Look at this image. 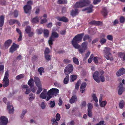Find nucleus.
<instances>
[{
	"mask_svg": "<svg viewBox=\"0 0 125 125\" xmlns=\"http://www.w3.org/2000/svg\"><path fill=\"white\" fill-rule=\"evenodd\" d=\"M84 35L83 33L78 34L73 38L71 41L73 47L78 49L79 53L81 54L84 52L87 48L88 43L86 41L83 42L80 45L78 43L82 41Z\"/></svg>",
	"mask_w": 125,
	"mask_h": 125,
	"instance_id": "f257e3e1",
	"label": "nucleus"
},
{
	"mask_svg": "<svg viewBox=\"0 0 125 125\" xmlns=\"http://www.w3.org/2000/svg\"><path fill=\"white\" fill-rule=\"evenodd\" d=\"M104 71L102 70H100L99 71H95L93 75V77L94 80L97 83H99L101 81L104 82L105 79L103 74Z\"/></svg>",
	"mask_w": 125,
	"mask_h": 125,
	"instance_id": "f03ea898",
	"label": "nucleus"
},
{
	"mask_svg": "<svg viewBox=\"0 0 125 125\" xmlns=\"http://www.w3.org/2000/svg\"><path fill=\"white\" fill-rule=\"evenodd\" d=\"M59 90L55 88H52L48 91L47 93V97L46 100L48 101L54 96H56L59 92Z\"/></svg>",
	"mask_w": 125,
	"mask_h": 125,
	"instance_id": "7ed1b4c3",
	"label": "nucleus"
},
{
	"mask_svg": "<svg viewBox=\"0 0 125 125\" xmlns=\"http://www.w3.org/2000/svg\"><path fill=\"white\" fill-rule=\"evenodd\" d=\"M90 2L89 0H80L79 2L76 3L75 7L76 8H82L88 5Z\"/></svg>",
	"mask_w": 125,
	"mask_h": 125,
	"instance_id": "20e7f679",
	"label": "nucleus"
},
{
	"mask_svg": "<svg viewBox=\"0 0 125 125\" xmlns=\"http://www.w3.org/2000/svg\"><path fill=\"white\" fill-rule=\"evenodd\" d=\"M59 37L58 34L56 31H52L51 35L49 38L48 41V43L49 46L51 48L52 47V45L53 44V42L54 41V38H58Z\"/></svg>",
	"mask_w": 125,
	"mask_h": 125,
	"instance_id": "39448f33",
	"label": "nucleus"
},
{
	"mask_svg": "<svg viewBox=\"0 0 125 125\" xmlns=\"http://www.w3.org/2000/svg\"><path fill=\"white\" fill-rule=\"evenodd\" d=\"M110 48L105 47L104 48L103 51L104 54V56L107 60H110L111 61L113 60V58H111L110 56L111 55L110 53Z\"/></svg>",
	"mask_w": 125,
	"mask_h": 125,
	"instance_id": "423d86ee",
	"label": "nucleus"
},
{
	"mask_svg": "<svg viewBox=\"0 0 125 125\" xmlns=\"http://www.w3.org/2000/svg\"><path fill=\"white\" fill-rule=\"evenodd\" d=\"M9 75L8 72L7 71L5 73V76L3 80V86L5 87H7L9 85V80L8 79Z\"/></svg>",
	"mask_w": 125,
	"mask_h": 125,
	"instance_id": "0eeeda50",
	"label": "nucleus"
},
{
	"mask_svg": "<svg viewBox=\"0 0 125 125\" xmlns=\"http://www.w3.org/2000/svg\"><path fill=\"white\" fill-rule=\"evenodd\" d=\"M73 67L72 64H70L66 66L64 70V72L65 75H68L73 71Z\"/></svg>",
	"mask_w": 125,
	"mask_h": 125,
	"instance_id": "6e6552de",
	"label": "nucleus"
},
{
	"mask_svg": "<svg viewBox=\"0 0 125 125\" xmlns=\"http://www.w3.org/2000/svg\"><path fill=\"white\" fill-rule=\"evenodd\" d=\"M0 125H6L8 122V119L5 116H2L0 118Z\"/></svg>",
	"mask_w": 125,
	"mask_h": 125,
	"instance_id": "1a4fd4ad",
	"label": "nucleus"
},
{
	"mask_svg": "<svg viewBox=\"0 0 125 125\" xmlns=\"http://www.w3.org/2000/svg\"><path fill=\"white\" fill-rule=\"evenodd\" d=\"M12 42V40L10 39L6 41L3 44V46L4 48L6 49H8L10 46Z\"/></svg>",
	"mask_w": 125,
	"mask_h": 125,
	"instance_id": "9d476101",
	"label": "nucleus"
},
{
	"mask_svg": "<svg viewBox=\"0 0 125 125\" xmlns=\"http://www.w3.org/2000/svg\"><path fill=\"white\" fill-rule=\"evenodd\" d=\"M19 47L18 45L15 44V43H13L10 49V52L12 53L15 51L17 48Z\"/></svg>",
	"mask_w": 125,
	"mask_h": 125,
	"instance_id": "9b49d317",
	"label": "nucleus"
},
{
	"mask_svg": "<svg viewBox=\"0 0 125 125\" xmlns=\"http://www.w3.org/2000/svg\"><path fill=\"white\" fill-rule=\"evenodd\" d=\"M125 73V69L123 67L120 69L116 72V74L117 76H120Z\"/></svg>",
	"mask_w": 125,
	"mask_h": 125,
	"instance_id": "f8f14e48",
	"label": "nucleus"
},
{
	"mask_svg": "<svg viewBox=\"0 0 125 125\" xmlns=\"http://www.w3.org/2000/svg\"><path fill=\"white\" fill-rule=\"evenodd\" d=\"M24 12L26 13H30L31 9V6L25 5L23 7Z\"/></svg>",
	"mask_w": 125,
	"mask_h": 125,
	"instance_id": "ddd939ff",
	"label": "nucleus"
},
{
	"mask_svg": "<svg viewBox=\"0 0 125 125\" xmlns=\"http://www.w3.org/2000/svg\"><path fill=\"white\" fill-rule=\"evenodd\" d=\"M34 80L35 84L37 87H39L40 85H42L41 82L39 78L38 77H34Z\"/></svg>",
	"mask_w": 125,
	"mask_h": 125,
	"instance_id": "4468645a",
	"label": "nucleus"
},
{
	"mask_svg": "<svg viewBox=\"0 0 125 125\" xmlns=\"http://www.w3.org/2000/svg\"><path fill=\"white\" fill-rule=\"evenodd\" d=\"M57 20L59 21H62L66 22L68 21V19L66 17L63 16L62 17H58L56 18Z\"/></svg>",
	"mask_w": 125,
	"mask_h": 125,
	"instance_id": "2eb2a0df",
	"label": "nucleus"
},
{
	"mask_svg": "<svg viewBox=\"0 0 125 125\" xmlns=\"http://www.w3.org/2000/svg\"><path fill=\"white\" fill-rule=\"evenodd\" d=\"M83 39L84 41L88 40L89 42H90L92 40V37L90 36L89 35L86 34L84 36Z\"/></svg>",
	"mask_w": 125,
	"mask_h": 125,
	"instance_id": "dca6fc26",
	"label": "nucleus"
},
{
	"mask_svg": "<svg viewBox=\"0 0 125 125\" xmlns=\"http://www.w3.org/2000/svg\"><path fill=\"white\" fill-rule=\"evenodd\" d=\"M119 87L118 93L119 95H120L122 94L123 91H124L123 89V85L121 83L119 84Z\"/></svg>",
	"mask_w": 125,
	"mask_h": 125,
	"instance_id": "f3484780",
	"label": "nucleus"
},
{
	"mask_svg": "<svg viewBox=\"0 0 125 125\" xmlns=\"http://www.w3.org/2000/svg\"><path fill=\"white\" fill-rule=\"evenodd\" d=\"M7 108L9 111V113L10 114H13V113L14 109L13 106L10 105H7Z\"/></svg>",
	"mask_w": 125,
	"mask_h": 125,
	"instance_id": "a211bd4d",
	"label": "nucleus"
},
{
	"mask_svg": "<svg viewBox=\"0 0 125 125\" xmlns=\"http://www.w3.org/2000/svg\"><path fill=\"white\" fill-rule=\"evenodd\" d=\"M89 24L91 25H99L102 24V22L100 21H92L89 22Z\"/></svg>",
	"mask_w": 125,
	"mask_h": 125,
	"instance_id": "6ab92c4d",
	"label": "nucleus"
},
{
	"mask_svg": "<svg viewBox=\"0 0 125 125\" xmlns=\"http://www.w3.org/2000/svg\"><path fill=\"white\" fill-rule=\"evenodd\" d=\"M93 6L92 5H90L89 6L85 8L82 10V11H84L87 10V12L88 13H91L93 11Z\"/></svg>",
	"mask_w": 125,
	"mask_h": 125,
	"instance_id": "aec40b11",
	"label": "nucleus"
},
{
	"mask_svg": "<svg viewBox=\"0 0 125 125\" xmlns=\"http://www.w3.org/2000/svg\"><path fill=\"white\" fill-rule=\"evenodd\" d=\"M79 12L78 10L77 9H75V10H72L71 11V15L73 17H74Z\"/></svg>",
	"mask_w": 125,
	"mask_h": 125,
	"instance_id": "412c9836",
	"label": "nucleus"
},
{
	"mask_svg": "<svg viewBox=\"0 0 125 125\" xmlns=\"http://www.w3.org/2000/svg\"><path fill=\"white\" fill-rule=\"evenodd\" d=\"M28 84L30 88H31L34 86V83L33 79L32 78L30 79L28 82Z\"/></svg>",
	"mask_w": 125,
	"mask_h": 125,
	"instance_id": "4be33fe9",
	"label": "nucleus"
},
{
	"mask_svg": "<svg viewBox=\"0 0 125 125\" xmlns=\"http://www.w3.org/2000/svg\"><path fill=\"white\" fill-rule=\"evenodd\" d=\"M101 13L104 17H106L107 15L108 12L106 8L104 7L102 9Z\"/></svg>",
	"mask_w": 125,
	"mask_h": 125,
	"instance_id": "5701e85b",
	"label": "nucleus"
},
{
	"mask_svg": "<svg viewBox=\"0 0 125 125\" xmlns=\"http://www.w3.org/2000/svg\"><path fill=\"white\" fill-rule=\"evenodd\" d=\"M5 16L3 15L0 16V27H2L4 24Z\"/></svg>",
	"mask_w": 125,
	"mask_h": 125,
	"instance_id": "b1692460",
	"label": "nucleus"
},
{
	"mask_svg": "<svg viewBox=\"0 0 125 125\" xmlns=\"http://www.w3.org/2000/svg\"><path fill=\"white\" fill-rule=\"evenodd\" d=\"M77 101V98L76 95L73 96L70 100V103L71 104L74 103L75 101Z\"/></svg>",
	"mask_w": 125,
	"mask_h": 125,
	"instance_id": "393cba45",
	"label": "nucleus"
},
{
	"mask_svg": "<svg viewBox=\"0 0 125 125\" xmlns=\"http://www.w3.org/2000/svg\"><path fill=\"white\" fill-rule=\"evenodd\" d=\"M93 60L94 62L96 64H98V62H101V58L99 57L96 56L94 58Z\"/></svg>",
	"mask_w": 125,
	"mask_h": 125,
	"instance_id": "a878e982",
	"label": "nucleus"
},
{
	"mask_svg": "<svg viewBox=\"0 0 125 125\" xmlns=\"http://www.w3.org/2000/svg\"><path fill=\"white\" fill-rule=\"evenodd\" d=\"M125 102L123 100L120 101L119 104V106L120 109H122L124 106Z\"/></svg>",
	"mask_w": 125,
	"mask_h": 125,
	"instance_id": "bb28decb",
	"label": "nucleus"
},
{
	"mask_svg": "<svg viewBox=\"0 0 125 125\" xmlns=\"http://www.w3.org/2000/svg\"><path fill=\"white\" fill-rule=\"evenodd\" d=\"M69 76L68 75H66V77L64 79L63 82L65 84H67L69 82Z\"/></svg>",
	"mask_w": 125,
	"mask_h": 125,
	"instance_id": "cd10ccee",
	"label": "nucleus"
},
{
	"mask_svg": "<svg viewBox=\"0 0 125 125\" xmlns=\"http://www.w3.org/2000/svg\"><path fill=\"white\" fill-rule=\"evenodd\" d=\"M43 33L44 34V37L47 38L49 35V31L48 30L45 29L43 30Z\"/></svg>",
	"mask_w": 125,
	"mask_h": 125,
	"instance_id": "c85d7f7f",
	"label": "nucleus"
},
{
	"mask_svg": "<svg viewBox=\"0 0 125 125\" xmlns=\"http://www.w3.org/2000/svg\"><path fill=\"white\" fill-rule=\"evenodd\" d=\"M39 97L43 99H45L47 98L46 93L42 92L40 95Z\"/></svg>",
	"mask_w": 125,
	"mask_h": 125,
	"instance_id": "c756f323",
	"label": "nucleus"
},
{
	"mask_svg": "<svg viewBox=\"0 0 125 125\" xmlns=\"http://www.w3.org/2000/svg\"><path fill=\"white\" fill-rule=\"evenodd\" d=\"M31 22L33 23H36L39 22V19L37 16L33 18L31 21Z\"/></svg>",
	"mask_w": 125,
	"mask_h": 125,
	"instance_id": "7c9ffc66",
	"label": "nucleus"
},
{
	"mask_svg": "<svg viewBox=\"0 0 125 125\" xmlns=\"http://www.w3.org/2000/svg\"><path fill=\"white\" fill-rule=\"evenodd\" d=\"M71 82H73L77 78V75H72L70 76Z\"/></svg>",
	"mask_w": 125,
	"mask_h": 125,
	"instance_id": "2f4dec72",
	"label": "nucleus"
},
{
	"mask_svg": "<svg viewBox=\"0 0 125 125\" xmlns=\"http://www.w3.org/2000/svg\"><path fill=\"white\" fill-rule=\"evenodd\" d=\"M81 82V81L79 80L77 82L75 86V88L77 90H78L79 88Z\"/></svg>",
	"mask_w": 125,
	"mask_h": 125,
	"instance_id": "473e14b6",
	"label": "nucleus"
},
{
	"mask_svg": "<svg viewBox=\"0 0 125 125\" xmlns=\"http://www.w3.org/2000/svg\"><path fill=\"white\" fill-rule=\"evenodd\" d=\"M73 62L74 63L78 65L79 64V62L78 59L76 57H74L73 58Z\"/></svg>",
	"mask_w": 125,
	"mask_h": 125,
	"instance_id": "72a5a7b5",
	"label": "nucleus"
},
{
	"mask_svg": "<svg viewBox=\"0 0 125 125\" xmlns=\"http://www.w3.org/2000/svg\"><path fill=\"white\" fill-rule=\"evenodd\" d=\"M67 2V0H58V3L60 4H66Z\"/></svg>",
	"mask_w": 125,
	"mask_h": 125,
	"instance_id": "f704fd0d",
	"label": "nucleus"
},
{
	"mask_svg": "<svg viewBox=\"0 0 125 125\" xmlns=\"http://www.w3.org/2000/svg\"><path fill=\"white\" fill-rule=\"evenodd\" d=\"M45 59L47 62L50 60L51 59V56L49 54L45 55H44Z\"/></svg>",
	"mask_w": 125,
	"mask_h": 125,
	"instance_id": "c9c22d12",
	"label": "nucleus"
},
{
	"mask_svg": "<svg viewBox=\"0 0 125 125\" xmlns=\"http://www.w3.org/2000/svg\"><path fill=\"white\" fill-rule=\"evenodd\" d=\"M38 71L39 72L40 74L42 75V73L44 72L43 68L42 67H40L38 69Z\"/></svg>",
	"mask_w": 125,
	"mask_h": 125,
	"instance_id": "e433bc0d",
	"label": "nucleus"
},
{
	"mask_svg": "<svg viewBox=\"0 0 125 125\" xmlns=\"http://www.w3.org/2000/svg\"><path fill=\"white\" fill-rule=\"evenodd\" d=\"M24 77V75L23 74H21L18 75L16 77V79L17 80H19L23 78Z\"/></svg>",
	"mask_w": 125,
	"mask_h": 125,
	"instance_id": "4c0bfd02",
	"label": "nucleus"
},
{
	"mask_svg": "<svg viewBox=\"0 0 125 125\" xmlns=\"http://www.w3.org/2000/svg\"><path fill=\"white\" fill-rule=\"evenodd\" d=\"M25 31L27 33H28L31 31V28L30 26H27L25 29Z\"/></svg>",
	"mask_w": 125,
	"mask_h": 125,
	"instance_id": "58836bf2",
	"label": "nucleus"
},
{
	"mask_svg": "<svg viewBox=\"0 0 125 125\" xmlns=\"http://www.w3.org/2000/svg\"><path fill=\"white\" fill-rule=\"evenodd\" d=\"M106 39L104 38H102L100 39V42L101 45H103L106 42Z\"/></svg>",
	"mask_w": 125,
	"mask_h": 125,
	"instance_id": "ea45409f",
	"label": "nucleus"
},
{
	"mask_svg": "<svg viewBox=\"0 0 125 125\" xmlns=\"http://www.w3.org/2000/svg\"><path fill=\"white\" fill-rule=\"evenodd\" d=\"M43 31V30L42 28L37 29L36 31L37 33L39 35L41 34L42 33Z\"/></svg>",
	"mask_w": 125,
	"mask_h": 125,
	"instance_id": "a19ab883",
	"label": "nucleus"
},
{
	"mask_svg": "<svg viewBox=\"0 0 125 125\" xmlns=\"http://www.w3.org/2000/svg\"><path fill=\"white\" fill-rule=\"evenodd\" d=\"M13 14L15 18L17 17L19 15V11L18 10H15L13 12Z\"/></svg>",
	"mask_w": 125,
	"mask_h": 125,
	"instance_id": "79ce46f5",
	"label": "nucleus"
},
{
	"mask_svg": "<svg viewBox=\"0 0 125 125\" xmlns=\"http://www.w3.org/2000/svg\"><path fill=\"white\" fill-rule=\"evenodd\" d=\"M38 87V90H37L36 93L37 94H39L42 90V85Z\"/></svg>",
	"mask_w": 125,
	"mask_h": 125,
	"instance_id": "37998d69",
	"label": "nucleus"
},
{
	"mask_svg": "<svg viewBox=\"0 0 125 125\" xmlns=\"http://www.w3.org/2000/svg\"><path fill=\"white\" fill-rule=\"evenodd\" d=\"M107 104V102L106 101H104L101 102L100 103V104L101 107H104Z\"/></svg>",
	"mask_w": 125,
	"mask_h": 125,
	"instance_id": "c03bdc74",
	"label": "nucleus"
},
{
	"mask_svg": "<svg viewBox=\"0 0 125 125\" xmlns=\"http://www.w3.org/2000/svg\"><path fill=\"white\" fill-rule=\"evenodd\" d=\"M88 110H92L93 108V106L91 103H89L87 104Z\"/></svg>",
	"mask_w": 125,
	"mask_h": 125,
	"instance_id": "a18cd8bd",
	"label": "nucleus"
},
{
	"mask_svg": "<svg viewBox=\"0 0 125 125\" xmlns=\"http://www.w3.org/2000/svg\"><path fill=\"white\" fill-rule=\"evenodd\" d=\"M92 97L94 100L95 101V103H97L98 102V100L95 94H93L92 95Z\"/></svg>",
	"mask_w": 125,
	"mask_h": 125,
	"instance_id": "49530a36",
	"label": "nucleus"
},
{
	"mask_svg": "<svg viewBox=\"0 0 125 125\" xmlns=\"http://www.w3.org/2000/svg\"><path fill=\"white\" fill-rule=\"evenodd\" d=\"M107 39L108 40L112 41L113 39V37L112 35H107L106 36Z\"/></svg>",
	"mask_w": 125,
	"mask_h": 125,
	"instance_id": "de8ad7c7",
	"label": "nucleus"
},
{
	"mask_svg": "<svg viewBox=\"0 0 125 125\" xmlns=\"http://www.w3.org/2000/svg\"><path fill=\"white\" fill-rule=\"evenodd\" d=\"M50 104L51 105L50 107L51 108L53 107L55 105V103L54 101H51Z\"/></svg>",
	"mask_w": 125,
	"mask_h": 125,
	"instance_id": "09e8293b",
	"label": "nucleus"
},
{
	"mask_svg": "<svg viewBox=\"0 0 125 125\" xmlns=\"http://www.w3.org/2000/svg\"><path fill=\"white\" fill-rule=\"evenodd\" d=\"M27 112V110H25L22 111V114H21V118H23L24 115Z\"/></svg>",
	"mask_w": 125,
	"mask_h": 125,
	"instance_id": "8fccbe9b",
	"label": "nucleus"
},
{
	"mask_svg": "<svg viewBox=\"0 0 125 125\" xmlns=\"http://www.w3.org/2000/svg\"><path fill=\"white\" fill-rule=\"evenodd\" d=\"M50 52V50L49 49L47 48H46L44 52V55L48 54Z\"/></svg>",
	"mask_w": 125,
	"mask_h": 125,
	"instance_id": "3c124183",
	"label": "nucleus"
},
{
	"mask_svg": "<svg viewBox=\"0 0 125 125\" xmlns=\"http://www.w3.org/2000/svg\"><path fill=\"white\" fill-rule=\"evenodd\" d=\"M88 116L90 117H92L93 116L92 114V110H88Z\"/></svg>",
	"mask_w": 125,
	"mask_h": 125,
	"instance_id": "603ef678",
	"label": "nucleus"
},
{
	"mask_svg": "<svg viewBox=\"0 0 125 125\" xmlns=\"http://www.w3.org/2000/svg\"><path fill=\"white\" fill-rule=\"evenodd\" d=\"M14 19H10L9 21V23L10 25H12L15 24Z\"/></svg>",
	"mask_w": 125,
	"mask_h": 125,
	"instance_id": "864d4df0",
	"label": "nucleus"
},
{
	"mask_svg": "<svg viewBox=\"0 0 125 125\" xmlns=\"http://www.w3.org/2000/svg\"><path fill=\"white\" fill-rule=\"evenodd\" d=\"M125 18L123 16H121L120 18V21L121 23H123L125 21Z\"/></svg>",
	"mask_w": 125,
	"mask_h": 125,
	"instance_id": "5fc2aeb1",
	"label": "nucleus"
},
{
	"mask_svg": "<svg viewBox=\"0 0 125 125\" xmlns=\"http://www.w3.org/2000/svg\"><path fill=\"white\" fill-rule=\"evenodd\" d=\"M63 62L64 63L67 64L70 63L71 61L68 59H65L63 60Z\"/></svg>",
	"mask_w": 125,
	"mask_h": 125,
	"instance_id": "6e6d98bb",
	"label": "nucleus"
},
{
	"mask_svg": "<svg viewBox=\"0 0 125 125\" xmlns=\"http://www.w3.org/2000/svg\"><path fill=\"white\" fill-rule=\"evenodd\" d=\"M86 85L87 84L86 82H83L81 85L80 87L81 88L82 87L85 88L86 87Z\"/></svg>",
	"mask_w": 125,
	"mask_h": 125,
	"instance_id": "4d7b16f0",
	"label": "nucleus"
},
{
	"mask_svg": "<svg viewBox=\"0 0 125 125\" xmlns=\"http://www.w3.org/2000/svg\"><path fill=\"white\" fill-rule=\"evenodd\" d=\"M60 114L58 113H57L56 117V120L57 121L59 120L60 119Z\"/></svg>",
	"mask_w": 125,
	"mask_h": 125,
	"instance_id": "13d9d810",
	"label": "nucleus"
},
{
	"mask_svg": "<svg viewBox=\"0 0 125 125\" xmlns=\"http://www.w3.org/2000/svg\"><path fill=\"white\" fill-rule=\"evenodd\" d=\"M41 106V108L42 109H44L45 108L46 105H45L44 102H42Z\"/></svg>",
	"mask_w": 125,
	"mask_h": 125,
	"instance_id": "bf43d9fd",
	"label": "nucleus"
},
{
	"mask_svg": "<svg viewBox=\"0 0 125 125\" xmlns=\"http://www.w3.org/2000/svg\"><path fill=\"white\" fill-rule=\"evenodd\" d=\"M101 0H94L93 3L95 5L100 2Z\"/></svg>",
	"mask_w": 125,
	"mask_h": 125,
	"instance_id": "052dcab7",
	"label": "nucleus"
},
{
	"mask_svg": "<svg viewBox=\"0 0 125 125\" xmlns=\"http://www.w3.org/2000/svg\"><path fill=\"white\" fill-rule=\"evenodd\" d=\"M33 4L32 1L31 0L28 1L27 2V4L26 5L28 6H31Z\"/></svg>",
	"mask_w": 125,
	"mask_h": 125,
	"instance_id": "680f3d73",
	"label": "nucleus"
},
{
	"mask_svg": "<svg viewBox=\"0 0 125 125\" xmlns=\"http://www.w3.org/2000/svg\"><path fill=\"white\" fill-rule=\"evenodd\" d=\"M47 21V20L46 19H42L41 21V24H42L46 22Z\"/></svg>",
	"mask_w": 125,
	"mask_h": 125,
	"instance_id": "e2e57ef3",
	"label": "nucleus"
},
{
	"mask_svg": "<svg viewBox=\"0 0 125 125\" xmlns=\"http://www.w3.org/2000/svg\"><path fill=\"white\" fill-rule=\"evenodd\" d=\"M90 52L89 51L86 53L85 54L86 57L84 58V59H83V60H85L89 57L90 54Z\"/></svg>",
	"mask_w": 125,
	"mask_h": 125,
	"instance_id": "0e129e2a",
	"label": "nucleus"
},
{
	"mask_svg": "<svg viewBox=\"0 0 125 125\" xmlns=\"http://www.w3.org/2000/svg\"><path fill=\"white\" fill-rule=\"evenodd\" d=\"M124 53H122V52H120L118 53V56L121 58L122 57L123 58L124 55Z\"/></svg>",
	"mask_w": 125,
	"mask_h": 125,
	"instance_id": "69168bd1",
	"label": "nucleus"
},
{
	"mask_svg": "<svg viewBox=\"0 0 125 125\" xmlns=\"http://www.w3.org/2000/svg\"><path fill=\"white\" fill-rule=\"evenodd\" d=\"M6 2V1L5 0H0V3L1 5H4Z\"/></svg>",
	"mask_w": 125,
	"mask_h": 125,
	"instance_id": "338daca9",
	"label": "nucleus"
},
{
	"mask_svg": "<svg viewBox=\"0 0 125 125\" xmlns=\"http://www.w3.org/2000/svg\"><path fill=\"white\" fill-rule=\"evenodd\" d=\"M28 36L30 37H31L33 36L34 33L33 32L31 31L28 33Z\"/></svg>",
	"mask_w": 125,
	"mask_h": 125,
	"instance_id": "774afa93",
	"label": "nucleus"
}]
</instances>
